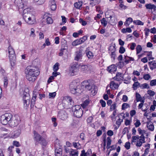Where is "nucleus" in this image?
<instances>
[{"label": "nucleus", "mask_w": 156, "mask_h": 156, "mask_svg": "<svg viewBox=\"0 0 156 156\" xmlns=\"http://www.w3.org/2000/svg\"><path fill=\"white\" fill-rule=\"evenodd\" d=\"M53 23L52 19L50 17H48L47 18V23L48 24H52Z\"/></svg>", "instance_id": "obj_55"}, {"label": "nucleus", "mask_w": 156, "mask_h": 156, "mask_svg": "<svg viewBox=\"0 0 156 156\" xmlns=\"http://www.w3.org/2000/svg\"><path fill=\"white\" fill-rule=\"evenodd\" d=\"M56 95V93L55 92L53 93H50L49 94V98H54Z\"/></svg>", "instance_id": "obj_54"}, {"label": "nucleus", "mask_w": 156, "mask_h": 156, "mask_svg": "<svg viewBox=\"0 0 156 156\" xmlns=\"http://www.w3.org/2000/svg\"><path fill=\"white\" fill-rule=\"evenodd\" d=\"M8 80L6 77L4 78V86L5 88H6L8 84Z\"/></svg>", "instance_id": "obj_52"}, {"label": "nucleus", "mask_w": 156, "mask_h": 156, "mask_svg": "<svg viewBox=\"0 0 156 156\" xmlns=\"http://www.w3.org/2000/svg\"><path fill=\"white\" fill-rule=\"evenodd\" d=\"M107 70L109 73H112L116 70V67L115 65H112L108 67Z\"/></svg>", "instance_id": "obj_18"}, {"label": "nucleus", "mask_w": 156, "mask_h": 156, "mask_svg": "<svg viewBox=\"0 0 156 156\" xmlns=\"http://www.w3.org/2000/svg\"><path fill=\"white\" fill-rule=\"evenodd\" d=\"M74 115L77 118L81 117L83 115V110L79 105H76L72 108Z\"/></svg>", "instance_id": "obj_7"}, {"label": "nucleus", "mask_w": 156, "mask_h": 156, "mask_svg": "<svg viewBox=\"0 0 156 156\" xmlns=\"http://www.w3.org/2000/svg\"><path fill=\"white\" fill-rule=\"evenodd\" d=\"M77 71V69L76 67L71 68L70 70L69 73L71 76L76 75Z\"/></svg>", "instance_id": "obj_24"}, {"label": "nucleus", "mask_w": 156, "mask_h": 156, "mask_svg": "<svg viewBox=\"0 0 156 156\" xmlns=\"http://www.w3.org/2000/svg\"><path fill=\"white\" fill-rule=\"evenodd\" d=\"M133 21V20L132 18L129 17L126 20L124 24L126 27H128Z\"/></svg>", "instance_id": "obj_25"}, {"label": "nucleus", "mask_w": 156, "mask_h": 156, "mask_svg": "<svg viewBox=\"0 0 156 156\" xmlns=\"http://www.w3.org/2000/svg\"><path fill=\"white\" fill-rule=\"evenodd\" d=\"M140 87L141 89H149L150 87L148 84L147 83H145L140 85Z\"/></svg>", "instance_id": "obj_26"}, {"label": "nucleus", "mask_w": 156, "mask_h": 156, "mask_svg": "<svg viewBox=\"0 0 156 156\" xmlns=\"http://www.w3.org/2000/svg\"><path fill=\"white\" fill-rule=\"evenodd\" d=\"M45 0H34L35 3L38 5H42L45 2Z\"/></svg>", "instance_id": "obj_48"}, {"label": "nucleus", "mask_w": 156, "mask_h": 156, "mask_svg": "<svg viewBox=\"0 0 156 156\" xmlns=\"http://www.w3.org/2000/svg\"><path fill=\"white\" fill-rule=\"evenodd\" d=\"M144 143H145V138L142 137V136H140L137 141L136 145L137 147H140L142 146V144Z\"/></svg>", "instance_id": "obj_13"}, {"label": "nucleus", "mask_w": 156, "mask_h": 156, "mask_svg": "<svg viewBox=\"0 0 156 156\" xmlns=\"http://www.w3.org/2000/svg\"><path fill=\"white\" fill-rule=\"evenodd\" d=\"M79 21L83 26H85L87 24L86 21H84L82 19H80Z\"/></svg>", "instance_id": "obj_64"}, {"label": "nucleus", "mask_w": 156, "mask_h": 156, "mask_svg": "<svg viewBox=\"0 0 156 156\" xmlns=\"http://www.w3.org/2000/svg\"><path fill=\"white\" fill-rule=\"evenodd\" d=\"M59 64L58 62L56 63L53 66V69L54 71H57L59 69Z\"/></svg>", "instance_id": "obj_49"}, {"label": "nucleus", "mask_w": 156, "mask_h": 156, "mask_svg": "<svg viewBox=\"0 0 156 156\" xmlns=\"http://www.w3.org/2000/svg\"><path fill=\"white\" fill-rule=\"evenodd\" d=\"M119 86V84L117 83H115L113 81H111L110 83V87L112 89H117L118 88Z\"/></svg>", "instance_id": "obj_17"}, {"label": "nucleus", "mask_w": 156, "mask_h": 156, "mask_svg": "<svg viewBox=\"0 0 156 156\" xmlns=\"http://www.w3.org/2000/svg\"><path fill=\"white\" fill-rule=\"evenodd\" d=\"M29 90L28 88L25 89L23 93V100L24 105L27 106L30 103V96L29 94Z\"/></svg>", "instance_id": "obj_6"}, {"label": "nucleus", "mask_w": 156, "mask_h": 156, "mask_svg": "<svg viewBox=\"0 0 156 156\" xmlns=\"http://www.w3.org/2000/svg\"><path fill=\"white\" fill-rule=\"evenodd\" d=\"M145 6L146 8L148 9H153L154 11L156 10V6L154 5L151 3L146 4Z\"/></svg>", "instance_id": "obj_19"}, {"label": "nucleus", "mask_w": 156, "mask_h": 156, "mask_svg": "<svg viewBox=\"0 0 156 156\" xmlns=\"http://www.w3.org/2000/svg\"><path fill=\"white\" fill-rule=\"evenodd\" d=\"M101 23L102 25L104 27H106L107 24V22L105 18H103L101 20Z\"/></svg>", "instance_id": "obj_45"}, {"label": "nucleus", "mask_w": 156, "mask_h": 156, "mask_svg": "<svg viewBox=\"0 0 156 156\" xmlns=\"http://www.w3.org/2000/svg\"><path fill=\"white\" fill-rule=\"evenodd\" d=\"M134 24L138 25H143L144 23L139 20H135L133 21Z\"/></svg>", "instance_id": "obj_37"}, {"label": "nucleus", "mask_w": 156, "mask_h": 156, "mask_svg": "<svg viewBox=\"0 0 156 156\" xmlns=\"http://www.w3.org/2000/svg\"><path fill=\"white\" fill-rule=\"evenodd\" d=\"M117 103L114 102L112 105H111L110 108V111H112L113 110H116Z\"/></svg>", "instance_id": "obj_32"}, {"label": "nucleus", "mask_w": 156, "mask_h": 156, "mask_svg": "<svg viewBox=\"0 0 156 156\" xmlns=\"http://www.w3.org/2000/svg\"><path fill=\"white\" fill-rule=\"evenodd\" d=\"M121 31L123 33H126L127 32L128 33H131L132 32V30L130 28L128 27L126 29L123 28L122 29Z\"/></svg>", "instance_id": "obj_34"}, {"label": "nucleus", "mask_w": 156, "mask_h": 156, "mask_svg": "<svg viewBox=\"0 0 156 156\" xmlns=\"http://www.w3.org/2000/svg\"><path fill=\"white\" fill-rule=\"evenodd\" d=\"M139 109H141L144 112H146L149 108V106L147 104H143V103H140L138 106Z\"/></svg>", "instance_id": "obj_14"}, {"label": "nucleus", "mask_w": 156, "mask_h": 156, "mask_svg": "<svg viewBox=\"0 0 156 156\" xmlns=\"http://www.w3.org/2000/svg\"><path fill=\"white\" fill-rule=\"evenodd\" d=\"M89 153L88 151L85 152V151L84 150H83L81 151L80 156H89Z\"/></svg>", "instance_id": "obj_43"}, {"label": "nucleus", "mask_w": 156, "mask_h": 156, "mask_svg": "<svg viewBox=\"0 0 156 156\" xmlns=\"http://www.w3.org/2000/svg\"><path fill=\"white\" fill-rule=\"evenodd\" d=\"M111 13H112V11H109L107 12L105 14L106 17L108 18H109V17Z\"/></svg>", "instance_id": "obj_61"}, {"label": "nucleus", "mask_w": 156, "mask_h": 156, "mask_svg": "<svg viewBox=\"0 0 156 156\" xmlns=\"http://www.w3.org/2000/svg\"><path fill=\"white\" fill-rule=\"evenodd\" d=\"M82 2H76L74 4V6L76 8L80 9V7L82 6Z\"/></svg>", "instance_id": "obj_33"}, {"label": "nucleus", "mask_w": 156, "mask_h": 156, "mask_svg": "<svg viewBox=\"0 0 156 156\" xmlns=\"http://www.w3.org/2000/svg\"><path fill=\"white\" fill-rule=\"evenodd\" d=\"M48 4L51 10L54 11L56 9L57 6L55 0H50Z\"/></svg>", "instance_id": "obj_12"}, {"label": "nucleus", "mask_w": 156, "mask_h": 156, "mask_svg": "<svg viewBox=\"0 0 156 156\" xmlns=\"http://www.w3.org/2000/svg\"><path fill=\"white\" fill-rule=\"evenodd\" d=\"M129 107L130 106L129 104L127 103H124L122 105V110H125L126 108Z\"/></svg>", "instance_id": "obj_46"}, {"label": "nucleus", "mask_w": 156, "mask_h": 156, "mask_svg": "<svg viewBox=\"0 0 156 156\" xmlns=\"http://www.w3.org/2000/svg\"><path fill=\"white\" fill-rule=\"evenodd\" d=\"M41 89L39 87V83H37L35 86L33 92L34 93L38 94L39 93V91L41 90Z\"/></svg>", "instance_id": "obj_27"}, {"label": "nucleus", "mask_w": 156, "mask_h": 156, "mask_svg": "<svg viewBox=\"0 0 156 156\" xmlns=\"http://www.w3.org/2000/svg\"><path fill=\"white\" fill-rule=\"evenodd\" d=\"M147 94L151 96H153L155 94V92L151 90H148L147 91Z\"/></svg>", "instance_id": "obj_59"}, {"label": "nucleus", "mask_w": 156, "mask_h": 156, "mask_svg": "<svg viewBox=\"0 0 156 156\" xmlns=\"http://www.w3.org/2000/svg\"><path fill=\"white\" fill-rule=\"evenodd\" d=\"M71 156H78L79 152L77 150L71 149L69 152Z\"/></svg>", "instance_id": "obj_21"}, {"label": "nucleus", "mask_w": 156, "mask_h": 156, "mask_svg": "<svg viewBox=\"0 0 156 156\" xmlns=\"http://www.w3.org/2000/svg\"><path fill=\"white\" fill-rule=\"evenodd\" d=\"M89 102L90 101L88 100H86L83 104H81V106L83 108H84L88 105Z\"/></svg>", "instance_id": "obj_40"}, {"label": "nucleus", "mask_w": 156, "mask_h": 156, "mask_svg": "<svg viewBox=\"0 0 156 156\" xmlns=\"http://www.w3.org/2000/svg\"><path fill=\"white\" fill-rule=\"evenodd\" d=\"M125 60L124 62L126 63V64H128L130 61H133L134 60V59L131 57H129L127 56H125Z\"/></svg>", "instance_id": "obj_23"}, {"label": "nucleus", "mask_w": 156, "mask_h": 156, "mask_svg": "<svg viewBox=\"0 0 156 156\" xmlns=\"http://www.w3.org/2000/svg\"><path fill=\"white\" fill-rule=\"evenodd\" d=\"M12 115L9 113H6L2 115L0 118V122L3 125H6L8 123L9 124Z\"/></svg>", "instance_id": "obj_5"}, {"label": "nucleus", "mask_w": 156, "mask_h": 156, "mask_svg": "<svg viewBox=\"0 0 156 156\" xmlns=\"http://www.w3.org/2000/svg\"><path fill=\"white\" fill-rule=\"evenodd\" d=\"M87 68V65H82L81 66L80 69L81 71L86 73L88 72Z\"/></svg>", "instance_id": "obj_31"}, {"label": "nucleus", "mask_w": 156, "mask_h": 156, "mask_svg": "<svg viewBox=\"0 0 156 156\" xmlns=\"http://www.w3.org/2000/svg\"><path fill=\"white\" fill-rule=\"evenodd\" d=\"M82 55L80 52L77 53L76 57L75 58V60L76 61H78L82 58Z\"/></svg>", "instance_id": "obj_29"}, {"label": "nucleus", "mask_w": 156, "mask_h": 156, "mask_svg": "<svg viewBox=\"0 0 156 156\" xmlns=\"http://www.w3.org/2000/svg\"><path fill=\"white\" fill-rule=\"evenodd\" d=\"M140 83L138 82H136L133 84V87L134 90H136L137 89V87L139 86L140 87Z\"/></svg>", "instance_id": "obj_50"}, {"label": "nucleus", "mask_w": 156, "mask_h": 156, "mask_svg": "<svg viewBox=\"0 0 156 156\" xmlns=\"http://www.w3.org/2000/svg\"><path fill=\"white\" fill-rule=\"evenodd\" d=\"M82 84L85 87V90L90 91L91 92H93V94L95 93V86L88 81L87 80L84 81L82 82Z\"/></svg>", "instance_id": "obj_4"}, {"label": "nucleus", "mask_w": 156, "mask_h": 156, "mask_svg": "<svg viewBox=\"0 0 156 156\" xmlns=\"http://www.w3.org/2000/svg\"><path fill=\"white\" fill-rule=\"evenodd\" d=\"M151 76L149 74H146L144 75L143 78L146 80H148L151 78Z\"/></svg>", "instance_id": "obj_42"}, {"label": "nucleus", "mask_w": 156, "mask_h": 156, "mask_svg": "<svg viewBox=\"0 0 156 156\" xmlns=\"http://www.w3.org/2000/svg\"><path fill=\"white\" fill-rule=\"evenodd\" d=\"M21 133L20 129H18L10 134L9 137L10 138H16L18 137Z\"/></svg>", "instance_id": "obj_11"}, {"label": "nucleus", "mask_w": 156, "mask_h": 156, "mask_svg": "<svg viewBox=\"0 0 156 156\" xmlns=\"http://www.w3.org/2000/svg\"><path fill=\"white\" fill-rule=\"evenodd\" d=\"M90 1H92L91 3L94 5L98 4L100 2V0H90Z\"/></svg>", "instance_id": "obj_57"}, {"label": "nucleus", "mask_w": 156, "mask_h": 156, "mask_svg": "<svg viewBox=\"0 0 156 156\" xmlns=\"http://www.w3.org/2000/svg\"><path fill=\"white\" fill-rule=\"evenodd\" d=\"M26 77L27 80L31 82L35 81L40 73L38 68L36 67H27L25 71Z\"/></svg>", "instance_id": "obj_1"}, {"label": "nucleus", "mask_w": 156, "mask_h": 156, "mask_svg": "<svg viewBox=\"0 0 156 156\" xmlns=\"http://www.w3.org/2000/svg\"><path fill=\"white\" fill-rule=\"evenodd\" d=\"M58 115L60 119L63 120H65L67 117V114L64 111H61L60 112L58 113Z\"/></svg>", "instance_id": "obj_15"}, {"label": "nucleus", "mask_w": 156, "mask_h": 156, "mask_svg": "<svg viewBox=\"0 0 156 156\" xmlns=\"http://www.w3.org/2000/svg\"><path fill=\"white\" fill-rule=\"evenodd\" d=\"M125 51V48L122 46H121L119 50V52L120 53H123Z\"/></svg>", "instance_id": "obj_63"}, {"label": "nucleus", "mask_w": 156, "mask_h": 156, "mask_svg": "<svg viewBox=\"0 0 156 156\" xmlns=\"http://www.w3.org/2000/svg\"><path fill=\"white\" fill-rule=\"evenodd\" d=\"M136 100L137 102L141 101V97L139 94L138 93H136Z\"/></svg>", "instance_id": "obj_44"}, {"label": "nucleus", "mask_w": 156, "mask_h": 156, "mask_svg": "<svg viewBox=\"0 0 156 156\" xmlns=\"http://www.w3.org/2000/svg\"><path fill=\"white\" fill-rule=\"evenodd\" d=\"M140 138V136H133L132 137V142H135L136 140L139 139Z\"/></svg>", "instance_id": "obj_53"}, {"label": "nucleus", "mask_w": 156, "mask_h": 156, "mask_svg": "<svg viewBox=\"0 0 156 156\" xmlns=\"http://www.w3.org/2000/svg\"><path fill=\"white\" fill-rule=\"evenodd\" d=\"M149 64L150 69L151 70L156 69V61H152L149 62Z\"/></svg>", "instance_id": "obj_20"}, {"label": "nucleus", "mask_w": 156, "mask_h": 156, "mask_svg": "<svg viewBox=\"0 0 156 156\" xmlns=\"http://www.w3.org/2000/svg\"><path fill=\"white\" fill-rule=\"evenodd\" d=\"M27 1V0H16V2H17V5L20 11V9L26 7Z\"/></svg>", "instance_id": "obj_10"}, {"label": "nucleus", "mask_w": 156, "mask_h": 156, "mask_svg": "<svg viewBox=\"0 0 156 156\" xmlns=\"http://www.w3.org/2000/svg\"><path fill=\"white\" fill-rule=\"evenodd\" d=\"M68 47L66 44H62V45L61 48V50L65 51L66 53L67 51Z\"/></svg>", "instance_id": "obj_38"}, {"label": "nucleus", "mask_w": 156, "mask_h": 156, "mask_svg": "<svg viewBox=\"0 0 156 156\" xmlns=\"http://www.w3.org/2000/svg\"><path fill=\"white\" fill-rule=\"evenodd\" d=\"M86 55L88 58L90 59H91L93 58L94 55L92 52L90 51H88L87 52Z\"/></svg>", "instance_id": "obj_41"}, {"label": "nucleus", "mask_w": 156, "mask_h": 156, "mask_svg": "<svg viewBox=\"0 0 156 156\" xmlns=\"http://www.w3.org/2000/svg\"><path fill=\"white\" fill-rule=\"evenodd\" d=\"M138 131L139 134L141 135V136H142V137H144V135L145 134V130H142L140 128H139L138 129Z\"/></svg>", "instance_id": "obj_39"}, {"label": "nucleus", "mask_w": 156, "mask_h": 156, "mask_svg": "<svg viewBox=\"0 0 156 156\" xmlns=\"http://www.w3.org/2000/svg\"><path fill=\"white\" fill-rule=\"evenodd\" d=\"M107 143L106 148L108 149L110 147V146L111 144L112 140L110 137H108L107 138Z\"/></svg>", "instance_id": "obj_36"}, {"label": "nucleus", "mask_w": 156, "mask_h": 156, "mask_svg": "<svg viewBox=\"0 0 156 156\" xmlns=\"http://www.w3.org/2000/svg\"><path fill=\"white\" fill-rule=\"evenodd\" d=\"M73 145L77 149H80L81 147L80 144L78 143L74 142L73 143Z\"/></svg>", "instance_id": "obj_35"}, {"label": "nucleus", "mask_w": 156, "mask_h": 156, "mask_svg": "<svg viewBox=\"0 0 156 156\" xmlns=\"http://www.w3.org/2000/svg\"><path fill=\"white\" fill-rule=\"evenodd\" d=\"M136 54H138L139 53L142 51V48L140 45H138L136 47Z\"/></svg>", "instance_id": "obj_47"}, {"label": "nucleus", "mask_w": 156, "mask_h": 156, "mask_svg": "<svg viewBox=\"0 0 156 156\" xmlns=\"http://www.w3.org/2000/svg\"><path fill=\"white\" fill-rule=\"evenodd\" d=\"M34 138L35 140L38 141H40L42 138L41 136L38 134L35 131H34Z\"/></svg>", "instance_id": "obj_22"}, {"label": "nucleus", "mask_w": 156, "mask_h": 156, "mask_svg": "<svg viewBox=\"0 0 156 156\" xmlns=\"http://www.w3.org/2000/svg\"><path fill=\"white\" fill-rule=\"evenodd\" d=\"M8 53L9 54V57L10 61L14 62L16 58L15 52L13 48L11 46L8 48Z\"/></svg>", "instance_id": "obj_9"}, {"label": "nucleus", "mask_w": 156, "mask_h": 156, "mask_svg": "<svg viewBox=\"0 0 156 156\" xmlns=\"http://www.w3.org/2000/svg\"><path fill=\"white\" fill-rule=\"evenodd\" d=\"M61 18H62V23L60 24L61 25H62L66 23V18L64 16H61Z\"/></svg>", "instance_id": "obj_62"}, {"label": "nucleus", "mask_w": 156, "mask_h": 156, "mask_svg": "<svg viewBox=\"0 0 156 156\" xmlns=\"http://www.w3.org/2000/svg\"><path fill=\"white\" fill-rule=\"evenodd\" d=\"M150 85L151 86H154L156 85V79H154L151 81Z\"/></svg>", "instance_id": "obj_60"}, {"label": "nucleus", "mask_w": 156, "mask_h": 156, "mask_svg": "<svg viewBox=\"0 0 156 156\" xmlns=\"http://www.w3.org/2000/svg\"><path fill=\"white\" fill-rule=\"evenodd\" d=\"M23 17L25 22L29 24H33L36 22L35 16L32 13L31 9L29 8L23 10Z\"/></svg>", "instance_id": "obj_2"}, {"label": "nucleus", "mask_w": 156, "mask_h": 156, "mask_svg": "<svg viewBox=\"0 0 156 156\" xmlns=\"http://www.w3.org/2000/svg\"><path fill=\"white\" fill-rule=\"evenodd\" d=\"M124 147L127 150L129 149L130 147V143L129 142H126L124 145Z\"/></svg>", "instance_id": "obj_51"}, {"label": "nucleus", "mask_w": 156, "mask_h": 156, "mask_svg": "<svg viewBox=\"0 0 156 156\" xmlns=\"http://www.w3.org/2000/svg\"><path fill=\"white\" fill-rule=\"evenodd\" d=\"M141 125V123L140 121L138 119L136 120V122L134 123V125L136 127H139Z\"/></svg>", "instance_id": "obj_58"}, {"label": "nucleus", "mask_w": 156, "mask_h": 156, "mask_svg": "<svg viewBox=\"0 0 156 156\" xmlns=\"http://www.w3.org/2000/svg\"><path fill=\"white\" fill-rule=\"evenodd\" d=\"M113 79L117 81H120L123 79L122 74L119 72H117L116 76L113 78Z\"/></svg>", "instance_id": "obj_16"}, {"label": "nucleus", "mask_w": 156, "mask_h": 156, "mask_svg": "<svg viewBox=\"0 0 156 156\" xmlns=\"http://www.w3.org/2000/svg\"><path fill=\"white\" fill-rule=\"evenodd\" d=\"M120 115L122 117V119H121L120 118H119L116 122V124L118 126L120 125L121 123L123 121V119H124L125 117L124 116V115L123 114H121Z\"/></svg>", "instance_id": "obj_30"}, {"label": "nucleus", "mask_w": 156, "mask_h": 156, "mask_svg": "<svg viewBox=\"0 0 156 156\" xmlns=\"http://www.w3.org/2000/svg\"><path fill=\"white\" fill-rule=\"evenodd\" d=\"M79 83L74 81L71 83L69 85L70 91L71 93L76 95H79L82 92L79 88Z\"/></svg>", "instance_id": "obj_3"}, {"label": "nucleus", "mask_w": 156, "mask_h": 156, "mask_svg": "<svg viewBox=\"0 0 156 156\" xmlns=\"http://www.w3.org/2000/svg\"><path fill=\"white\" fill-rule=\"evenodd\" d=\"M19 117L17 116L14 117L12 116L9 124L12 127L16 126L18 125L19 122Z\"/></svg>", "instance_id": "obj_8"}, {"label": "nucleus", "mask_w": 156, "mask_h": 156, "mask_svg": "<svg viewBox=\"0 0 156 156\" xmlns=\"http://www.w3.org/2000/svg\"><path fill=\"white\" fill-rule=\"evenodd\" d=\"M147 127L148 129L152 131L154 130V126L153 123L151 122H148L147 123Z\"/></svg>", "instance_id": "obj_28"}, {"label": "nucleus", "mask_w": 156, "mask_h": 156, "mask_svg": "<svg viewBox=\"0 0 156 156\" xmlns=\"http://www.w3.org/2000/svg\"><path fill=\"white\" fill-rule=\"evenodd\" d=\"M35 30L33 28L31 29V32L30 34V36L32 37H34L35 36V34L34 33Z\"/></svg>", "instance_id": "obj_56"}]
</instances>
